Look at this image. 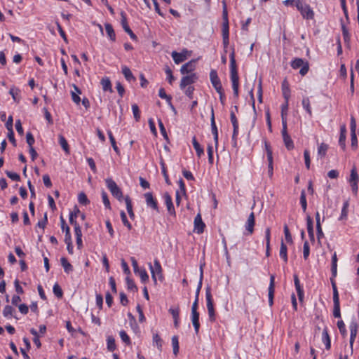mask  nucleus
<instances>
[{
  "label": "nucleus",
  "mask_w": 359,
  "mask_h": 359,
  "mask_svg": "<svg viewBox=\"0 0 359 359\" xmlns=\"http://www.w3.org/2000/svg\"><path fill=\"white\" fill-rule=\"evenodd\" d=\"M230 78L232 83V88L235 97H238L239 76L237 70L236 62L235 59L234 49H233L230 55Z\"/></svg>",
  "instance_id": "1"
},
{
  "label": "nucleus",
  "mask_w": 359,
  "mask_h": 359,
  "mask_svg": "<svg viewBox=\"0 0 359 359\" xmlns=\"http://www.w3.org/2000/svg\"><path fill=\"white\" fill-rule=\"evenodd\" d=\"M295 6L301 13L304 19L312 20L314 18V12L311 6L302 0H296Z\"/></svg>",
  "instance_id": "2"
},
{
  "label": "nucleus",
  "mask_w": 359,
  "mask_h": 359,
  "mask_svg": "<svg viewBox=\"0 0 359 359\" xmlns=\"http://www.w3.org/2000/svg\"><path fill=\"white\" fill-rule=\"evenodd\" d=\"M291 67L294 69H297L302 67L299 70V74L302 76H305L309 70V64L308 61L304 60L302 58L295 57L291 62Z\"/></svg>",
  "instance_id": "3"
},
{
  "label": "nucleus",
  "mask_w": 359,
  "mask_h": 359,
  "mask_svg": "<svg viewBox=\"0 0 359 359\" xmlns=\"http://www.w3.org/2000/svg\"><path fill=\"white\" fill-rule=\"evenodd\" d=\"M105 182L112 196L121 201L123 198V192L116 183L111 178L105 180Z\"/></svg>",
  "instance_id": "4"
},
{
  "label": "nucleus",
  "mask_w": 359,
  "mask_h": 359,
  "mask_svg": "<svg viewBox=\"0 0 359 359\" xmlns=\"http://www.w3.org/2000/svg\"><path fill=\"white\" fill-rule=\"evenodd\" d=\"M149 268L151 273L152 279L154 280V283H156L157 279H159L160 280H162L163 276H162V268L161 266L160 262L158 260L155 259L154 262V265H151L149 264Z\"/></svg>",
  "instance_id": "5"
},
{
  "label": "nucleus",
  "mask_w": 359,
  "mask_h": 359,
  "mask_svg": "<svg viewBox=\"0 0 359 359\" xmlns=\"http://www.w3.org/2000/svg\"><path fill=\"white\" fill-rule=\"evenodd\" d=\"M205 297H206V302H207V309H208L210 320L211 321H214L215 319V309H214V306H213L212 297V294H211V289L210 287H208L206 288Z\"/></svg>",
  "instance_id": "6"
},
{
  "label": "nucleus",
  "mask_w": 359,
  "mask_h": 359,
  "mask_svg": "<svg viewBox=\"0 0 359 359\" xmlns=\"http://www.w3.org/2000/svg\"><path fill=\"white\" fill-rule=\"evenodd\" d=\"M198 80L196 73L186 74L181 78V88L191 86Z\"/></svg>",
  "instance_id": "7"
},
{
  "label": "nucleus",
  "mask_w": 359,
  "mask_h": 359,
  "mask_svg": "<svg viewBox=\"0 0 359 359\" xmlns=\"http://www.w3.org/2000/svg\"><path fill=\"white\" fill-rule=\"evenodd\" d=\"M198 59H193L190 61L183 64L181 66V74L185 75L186 74L194 73L196 67V62Z\"/></svg>",
  "instance_id": "8"
},
{
  "label": "nucleus",
  "mask_w": 359,
  "mask_h": 359,
  "mask_svg": "<svg viewBox=\"0 0 359 359\" xmlns=\"http://www.w3.org/2000/svg\"><path fill=\"white\" fill-rule=\"evenodd\" d=\"M358 325L357 323L355 320H352L349 325L350 329V348H351V353H353V343L355 339L357 332H358Z\"/></svg>",
  "instance_id": "9"
},
{
  "label": "nucleus",
  "mask_w": 359,
  "mask_h": 359,
  "mask_svg": "<svg viewBox=\"0 0 359 359\" xmlns=\"http://www.w3.org/2000/svg\"><path fill=\"white\" fill-rule=\"evenodd\" d=\"M121 23L123 29H124V31L126 33H128L130 35V38L133 40H136L137 36L133 33V32L131 30V29L128 26L126 13L122 11L121 13Z\"/></svg>",
  "instance_id": "10"
},
{
  "label": "nucleus",
  "mask_w": 359,
  "mask_h": 359,
  "mask_svg": "<svg viewBox=\"0 0 359 359\" xmlns=\"http://www.w3.org/2000/svg\"><path fill=\"white\" fill-rule=\"evenodd\" d=\"M269 304L270 306H272L273 304V297L275 292V276L271 274L270 276V283L269 286Z\"/></svg>",
  "instance_id": "11"
},
{
  "label": "nucleus",
  "mask_w": 359,
  "mask_h": 359,
  "mask_svg": "<svg viewBox=\"0 0 359 359\" xmlns=\"http://www.w3.org/2000/svg\"><path fill=\"white\" fill-rule=\"evenodd\" d=\"M163 199H164V201H165V205L167 207V210L168 211V213L170 215L175 216L176 213H175V208H174V205H173V203H172V198H171L170 195L168 192H165L163 194Z\"/></svg>",
  "instance_id": "12"
},
{
  "label": "nucleus",
  "mask_w": 359,
  "mask_h": 359,
  "mask_svg": "<svg viewBox=\"0 0 359 359\" xmlns=\"http://www.w3.org/2000/svg\"><path fill=\"white\" fill-rule=\"evenodd\" d=\"M144 198L146 200L147 205L158 212L157 201L154 198L152 194L150 192L146 193L144 194Z\"/></svg>",
  "instance_id": "13"
},
{
  "label": "nucleus",
  "mask_w": 359,
  "mask_h": 359,
  "mask_svg": "<svg viewBox=\"0 0 359 359\" xmlns=\"http://www.w3.org/2000/svg\"><path fill=\"white\" fill-rule=\"evenodd\" d=\"M294 286L296 288V291L297 293L299 300L300 302H302L304 300V293L303 287L300 285V282H299L298 276L297 274L294 275Z\"/></svg>",
  "instance_id": "14"
},
{
  "label": "nucleus",
  "mask_w": 359,
  "mask_h": 359,
  "mask_svg": "<svg viewBox=\"0 0 359 359\" xmlns=\"http://www.w3.org/2000/svg\"><path fill=\"white\" fill-rule=\"evenodd\" d=\"M210 122H211L212 133V135L214 136V140H215V144H216V147H217V144H218V130H217V126H216V123H215V114H214L213 108H212V110H211Z\"/></svg>",
  "instance_id": "15"
},
{
  "label": "nucleus",
  "mask_w": 359,
  "mask_h": 359,
  "mask_svg": "<svg viewBox=\"0 0 359 359\" xmlns=\"http://www.w3.org/2000/svg\"><path fill=\"white\" fill-rule=\"evenodd\" d=\"M255 224V214L254 212H251L248 218V220L245 223V227L248 231V234L251 235L254 232V226Z\"/></svg>",
  "instance_id": "16"
},
{
  "label": "nucleus",
  "mask_w": 359,
  "mask_h": 359,
  "mask_svg": "<svg viewBox=\"0 0 359 359\" xmlns=\"http://www.w3.org/2000/svg\"><path fill=\"white\" fill-rule=\"evenodd\" d=\"M205 225L203 223L200 214H198L194 219V229L198 233H201L204 231Z\"/></svg>",
  "instance_id": "17"
},
{
  "label": "nucleus",
  "mask_w": 359,
  "mask_h": 359,
  "mask_svg": "<svg viewBox=\"0 0 359 359\" xmlns=\"http://www.w3.org/2000/svg\"><path fill=\"white\" fill-rule=\"evenodd\" d=\"M306 226L309 238L311 241H314L313 219L309 215L306 216Z\"/></svg>",
  "instance_id": "18"
},
{
  "label": "nucleus",
  "mask_w": 359,
  "mask_h": 359,
  "mask_svg": "<svg viewBox=\"0 0 359 359\" xmlns=\"http://www.w3.org/2000/svg\"><path fill=\"white\" fill-rule=\"evenodd\" d=\"M191 321L194 327L195 332L197 334L200 328L199 313L198 311L191 312Z\"/></svg>",
  "instance_id": "19"
},
{
  "label": "nucleus",
  "mask_w": 359,
  "mask_h": 359,
  "mask_svg": "<svg viewBox=\"0 0 359 359\" xmlns=\"http://www.w3.org/2000/svg\"><path fill=\"white\" fill-rule=\"evenodd\" d=\"M60 264L67 274H69L74 270L73 266L69 262L67 259L65 257L60 258Z\"/></svg>",
  "instance_id": "20"
},
{
  "label": "nucleus",
  "mask_w": 359,
  "mask_h": 359,
  "mask_svg": "<svg viewBox=\"0 0 359 359\" xmlns=\"http://www.w3.org/2000/svg\"><path fill=\"white\" fill-rule=\"evenodd\" d=\"M281 88H282L283 96L285 100L289 101V99L290 97V89L289 87V83L286 79H285L283 81Z\"/></svg>",
  "instance_id": "21"
},
{
  "label": "nucleus",
  "mask_w": 359,
  "mask_h": 359,
  "mask_svg": "<svg viewBox=\"0 0 359 359\" xmlns=\"http://www.w3.org/2000/svg\"><path fill=\"white\" fill-rule=\"evenodd\" d=\"M105 30L109 39L112 41H116V34L112 25L109 23L104 24Z\"/></svg>",
  "instance_id": "22"
},
{
  "label": "nucleus",
  "mask_w": 359,
  "mask_h": 359,
  "mask_svg": "<svg viewBox=\"0 0 359 359\" xmlns=\"http://www.w3.org/2000/svg\"><path fill=\"white\" fill-rule=\"evenodd\" d=\"M322 340L325 345L326 349L329 350L331 347V341L327 327H325L323 331Z\"/></svg>",
  "instance_id": "23"
},
{
  "label": "nucleus",
  "mask_w": 359,
  "mask_h": 359,
  "mask_svg": "<svg viewBox=\"0 0 359 359\" xmlns=\"http://www.w3.org/2000/svg\"><path fill=\"white\" fill-rule=\"evenodd\" d=\"M15 311V309H13L10 305H6L3 310V315L5 318H9L11 317H14L16 319L18 318L13 315V313Z\"/></svg>",
  "instance_id": "24"
},
{
  "label": "nucleus",
  "mask_w": 359,
  "mask_h": 359,
  "mask_svg": "<svg viewBox=\"0 0 359 359\" xmlns=\"http://www.w3.org/2000/svg\"><path fill=\"white\" fill-rule=\"evenodd\" d=\"M60 221H61V229L63 231L65 232V240L69 241V239L72 238L71 233H70V229L66 224L65 220L63 219L62 217H60Z\"/></svg>",
  "instance_id": "25"
},
{
  "label": "nucleus",
  "mask_w": 359,
  "mask_h": 359,
  "mask_svg": "<svg viewBox=\"0 0 359 359\" xmlns=\"http://www.w3.org/2000/svg\"><path fill=\"white\" fill-rule=\"evenodd\" d=\"M334 278H333V277H332L330 278V282H331L332 290H333V302L334 303H339V292H338L336 283H335V280Z\"/></svg>",
  "instance_id": "26"
},
{
  "label": "nucleus",
  "mask_w": 359,
  "mask_h": 359,
  "mask_svg": "<svg viewBox=\"0 0 359 359\" xmlns=\"http://www.w3.org/2000/svg\"><path fill=\"white\" fill-rule=\"evenodd\" d=\"M122 73L127 81H135V76H133L130 69L127 66L122 67Z\"/></svg>",
  "instance_id": "27"
},
{
  "label": "nucleus",
  "mask_w": 359,
  "mask_h": 359,
  "mask_svg": "<svg viewBox=\"0 0 359 359\" xmlns=\"http://www.w3.org/2000/svg\"><path fill=\"white\" fill-rule=\"evenodd\" d=\"M101 85L104 91L112 92L111 81L108 77H104L101 80Z\"/></svg>",
  "instance_id": "28"
},
{
  "label": "nucleus",
  "mask_w": 359,
  "mask_h": 359,
  "mask_svg": "<svg viewBox=\"0 0 359 359\" xmlns=\"http://www.w3.org/2000/svg\"><path fill=\"white\" fill-rule=\"evenodd\" d=\"M280 257L282 258L285 263L287 262V248L283 241H281L280 248Z\"/></svg>",
  "instance_id": "29"
},
{
  "label": "nucleus",
  "mask_w": 359,
  "mask_h": 359,
  "mask_svg": "<svg viewBox=\"0 0 359 359\" xmlns=\"http://www.w3.org/2000/svg\"><path fill=\"white\" fill-rule=\"evenodd\" d=\"M124 199H125L128 213L130 217L133 219L135 217V214L133 211V205H132L131 200L128 196H126Z\"/></svg>",
  "instance_id": "30"
},
{
  "label": "nucleus",
  "mask_w": 359,
  "mask_h": 359,
  "mask_svg": "<svg viewBox=\"0 0 359 359\" xmlns=\"http://www.w3.org/2000/svg\"><path fill=\"white\" fill-rule=\"evenodd\" d=\"M210 79L212 86H218V84L221 83L217 72L215 69L210 71Z\"/></svg>",
  "instance_id": "31"
},
{
  "label": "nucleus",
  "mask_w": 359,
  "mask_h": 359,
  "mask_svg": "<svg viewBox=\"0 0 359 359\" xmlns=\"http://www.w3.org/2000/svg\"><path fill=\"white\" fill-rule=\"evenodd\" d=\"M332 275L333 278L337 276V257L336 252L332 257V266H331Z\"/></svg>",
  "instance_id": "32"
},
{
  "label": "nucleus",
  "mask_w": 359,
  "mask_h": 359,
  "mask_svg": "<svg viewBox=\"0 0 359 359\" xmlns=\"http://www.w3.org/2000/svg\"><path fill=\"white\" fill-rule=\"evenodd\" d=\"M192 143H193L194 148L195 149V150L196 151L197 156L198 157H201L204 154V151H203V147H201L200 144L196 140V137H193Z\"/></svg>",
  "instance_id": "33"
},
{
  "label": "nucleus",
  "mask_w": 359,
  "mask_h": 359,
  "mask_svg": "<svg viewBox=\"0 0 359 359\" xmlns=\"http://www.w3.org/2000/svg\"><path fill=\"white\" fill-rule=\"evenodd\" d=\"M341 29H342V34H343L344 42L346 43H348L350 41V39H351V36H350L348 29L345 26L342 20H341Z\"/></svg>",
  "instance_id": "34"
},
{
  "label": "nucleus",
  "mask_w": 359,
  "mask_h": 359,
  "mask_svg": "<svg viewBox=\"0 0 359 359\" xmlns=\"http://www.w3.org/2000/svg\"><path fill=\"white\" fill-rule=\"evenodd\" d=\"M348 206V201H345L343 204L341 215L339 218V220H346L347 219Z\"/></svg>",
  "instance_id": "35"
},
{
  "label": "nucleus",
  "mask_w": 359,
  "mask_h": 359,
  "mask_svg": "<svg viewBox=\"0 0 359 359\" xmlns=\"http://www.w3.org/2000/svg\"><path fill=\"white\" fill-rule=\"evenodd\" d=\"M107 134H108V136H109V140H110V142L111 144V146L113 147V149L114 150V151L118 154L119 155L120 154V150L118 149V147H117L116 145V140H115V138L113 136V134L111 133V130H108L107 131Z\"/></svg>",
  "instance_id": "36"
},
{
  "label": "nucleus",
  "mask_w": 359,
  "mask_h": 359,
  "mask_svg": "<svg viewBox=\"0 0 359 359\" xmlns=\"http://www.w3.org/2000/svg\"><path fill=\"white\" fill-rule=\"evenodd\" d=\"M302 106L303 108L306 111V112L309 114L310 116H312V111L311 107L310 104V100L308 97H305L302 100Z\"/></svg>",
  "instance_id": "37"
},
{
  "label": "nucleus",
  "mask_w": 359,
  "mask_h": 359,
  "mask_svg": "<svg viewBox=\"0 0 359 359\" xmlns=\"http://www.w3.org/2000/svg\"><path fill=\"white\" fill-rule=\"evenodd\" d=\"M300 204L302 208L303 212L305 213L306 212V208H307V202H306V192H305V190H304V189L301 191Z\"/></svg>",
  "instance_id": "38"
},
{
  "label": "nucleus",
  "mask_w": 359,
  "mask_h": 359,
  "mask_svg": "<svg viewBox=\"0 0 359 359\" xmlns=\"http://www.w3.org/2000/svg\"><path fill=\"white\" fill-rule=\"evenodd\" d=\"M107 349L109 351H114L116 346L115 344V339L112 336H108L107 339Z\"/></svg>",
  "instance_id": "39"
},
{
  "label": "nucleus",
  "mask_w": 359,
  "mask_h": 359,
  "mask_svg": "<svg viewBox=\"0 0 359 359\" xmlns=\"http://www.w3.org/2000/svg\"><path fill=\"white\" fill-rule=\"evenodd\" d=\"M327 149L328 145L325 143H321L318 147V154L322 157H324L326 155Z\"/></svg>",
  "instance_id": "40"
},
{
  "label": "nucleus",
  "mask_w": 359,
  "mask_h": 359,
  "mask_svg": "<svg viewBox=\"0 0 359 359\" xmlns=\"http://www.w3.org/2000/svg\"><path fill=\"white\" fill-rule=\"evenodd\" d=\"M59 143L62 148L65 151V152L69 153V145L67 141L65 138V137L62 135H59Z\"/></svg>",
  "instance_id": "41"
},
{
  "label": "nucleus",
  "mask_w": 359,
  "mask_h": 359,
  "mask_svg": "<svg viewBox=\"0 0 359 359\" xmlns=\"http://www.w3.org/2000/svg\"><path fill=\"white\" fill-rule=\"evenodd\" d=\"M126 284L128 290L133 291V292H137V287L136 286L134 281L130 279L129 277H126Z\"/></svg>",
  "instance_id": "42"
},
{
  "label": "nucleus",
  "mask_w": 359,
  "mask_h": 359,
  "mask_svg": "<svg viewBox=\"0 0 359 359\" xmlns=\"http://www.w3.org/2000/svg\"><path fill=\"white\" fill-rule=\"evenodd\" d=\"M172 344L173 347V353L175 355H177V353L179 351V341H178V337L177 335H175L172 338Z\"/></svg>",
  "instance_id": "43"
},
{
  "label": "nucleus",
  "mask_w": 359,
  "mask_h": 359,
  "mask_svg": "<svg viewBox=\"0 0 359 359\" xmlns=\"http://www.w3.org/2000/svg\"><path fill=\"white\" fill-rule=\"evenodd\" d=\"M169 312L172 314V318L174 319V324L175 327H177L178 325V315H179V309L178 308H170L169 309Z\"/></svg>",
  "instance_id": "44"
},
{
  "label": "nucleus",
  "mask_w": 359,
  "mask_h": 359,
  "mask_svg": "<svg viewBox=\"0 0 359 359\" xmlns=\"http://www.w3.org/2000/svg\"><path fill=\"white\" fill-rule=\"evenodd\" d=\"M78 201L80 204L85 205L90 203V201L88 199L87 196L83 192H81L79 194Z\"/></svg>",
  "instance_id": "45"
},
{
  "label": "nucleus",
  "mask_w": 359,
  "mask_h": 359,
  "mask_svg": "<svg viewBox=\"0 0 359 359\" xmlns=\"http://www.w3.org/2000/svg\"><path fill=\"white\" fill-rule=\"evenodd\" d=\"M132 111L135 121H139L140 119V111L137 104H133L132 105Z\"/></svg>",
  "instance_id": "46"
},
{
  "label": "nucleus",
  "mask_w": 359,
  "mask_h": 359,
  "mask_svg": "<svg viewBox=\"0 0 359 359\" xmlns=\"http://www.w3.org/2000/svg\"><path fill=\"white\" fill-rule=\"evenodd\" d=\"M153 343L156 345L158 350H161L162 348V339L160 336L156 333L153 336Z\"/></svg>",
  "instance_id": "47"
},
{
  "label": "nucleus",
  "mask_w": 359,
  "mask_h": 359,
  "mask_svg": "<svg viewBox=\"0 0 359 359\" xmlns=\"http://www.w3.org/2000/svg\"><path fill=\"white\" fill-rule=\"evenodd\" d=\"M120 215H121V221H122L123 225L126 226L129 230H130L132 229V225L128 222V220L127 219L126 214L125 213V212L122 210L121 212Z\"/></svg>",
  "instance_id": "48"
},
{
  "label": "nucleus",
  "mask_w": 359,
  "mask_h": 359,
  "mask_svg": "<svg viewBox=\"0 0 359 359\" xmlns=\"http://www.w3.org/2000/svg\"><path fill=\"white\" fill-rule=\"evenodd\" d=\"M53 291L54 294L57 298H62V297L63 292H62L61 287H60V285L57 283H55L53 285Z\"/></svg>",
  "instance_id": "49"
},
{
  "label": "nucleus",
  "mask_w": 359,
  "mask_h": 359,
  "mask_svg": "<svg viewBox=\"0 0 359 359\" xmlns=\"http://www.w3.org/2000/svg\"><path fill=\"white\" fill-rule=\"evenodd\" d=\"M192 55V50H189L186 48L181 50V62L186 60L188 57Z\"/></svg>",
  "instance_id": "50"
},
{
  "label": "nucleus",
  "mask_w": 359,
  "mask_h": 359,
  "mask_svg": "<svg viewBox=\"0 0 359 359\" xmlns=\"http://www.w3.org/2000/svg\"><path fill=\"white\" fill-rule=\"evenodd\" d=\"M283 139L285 145L288 150H292L294 148V143L290 136L285 137Z\"/></svg>",
  "instance_id": "51"
},
{
  "label": "nucleus",
  "mask_w": 359,
  "mask_h": 359,
  "mask_svg": "<svg viewBox=\"0 0 359 359\" xmlns=\"http://www.w3.org/2000/svg\"><path fill=\"white\" fill-rule=\"evenodd\" d=\"M102 201H103V203H104L105 208L110 210L111 209L110 202H109L107 194L104 191H102Z\"/></svg>",
  "instance_id": "52"
},
{
  "label": "nucleus",
  "mask_w": 359,
  "mask_h": 359,
  "mask_svg": "<svg viewBox=\"0 0 359 359\" xmlns=\"http://www.w3.org/2000/svg\"><path fill=\"white\" fill-rule=\"evenodd\" d=\"M337 327L339 330L341 334L343 335L344 337H345L347 334V331L346 330L345 324H344V321L342 320H339L337 322Z\"/></svg>",
  "instance_id": "53"
},
{
  "label": "nucleus",
  "mask_w": 359,
  "mask_h": 359,
  "mask_svg": "<svg viewBox=\"0 0 359 359\" xmlns=\"http://www.w3.org/2000/svg\"><path fill=\"white\" fill-rule=\"evenodd\" d=\"M165 74L167 75L166 79L168 80L169 83L171 84L172 81L175 80V77L172 75V72L171 69L168 66H166L165 68Z\"/></svg>",
  "instance_id": "54"
},
{
  "label": "nucleus",
  "mask_w": 359,
  "mask_h": 359,
  "mask_svg": "<svg viewBox=\"0 0 359 359\" xmlns=\"http://www.w3.org/2000/svg\"><path fill=\"white\" fill-rule=\"evenodd\" d=\"M6 174L8 177H9L10 179H11L13 181L18 182V181L20 180V175L18 173H16V172H11V171L6 170Z\"/></svg>",
  "instance_id": "55"
},
{
  "label": "nucleus",
  "mask_w": 359,
  "mask_h": 359,
  "mask_svg": "<svg viewBox=\"0 0 359 359\" xmlns=\"http://www.w3.org/2000/svg\"><path fill=\"white\" fill-rule=\"evenodd\" d=\"M20 90L18 88H11L9 91V93L11 95L14 101L19 102L20 98L18 97V95L20 94Z\"/></svg>",
  "instance_id": "56"
},
{
  "label": "nucleus",
  "mask_w": 359,
  "mask_h": 359,
  "mask_svg": "<svg viewBox=\"0 0 359 359\" xmlns=\"http://www.w3.org/2000/svg\"><path fill=\"white\" fill-rule=\"evenodd\" d=\"M358 182V175L356 168L354 167L351 170L349 182Z\"/></svg>",
  "instance_id": "57"
},
{
  "label": "nucleus",
  "mask_w": 359,
  "mask_h": 359,
  "mask_svg": "<svg viewBox=\"0 0 359 359\" xmlns=\"http://www.w3.org/2000/svg\"><path fill=\"white\" fill-rule=\"evenodd\" d=\"M310 254V247L308 241H305L303 246V256L304 259H307Z\"/></svg>",
  "instance_id": "58"
},
{
  "label": "nucleus",
  "mask_w": 359,
  "mask_h": 359,
  "mask_svg": "<svg viewBox=\"0 0 359 359\" xmlns=\"http://www.w3.org/2000/svg\"><path fill=\"white\" fill-rule=\"evenodd\" d=\"M333 316L334 318H341L340 302L334 303Z\"/></svg>",
  "instance_id": "59"
},
{
  "label": "nucleus",
  "mask_w": 359,
  "mask_h": 359,
  "mask_svg": "<svg viewBox=\"0 0 359 359\" xmlns=\"http://www.w3.org/2000/svg\"><path fill=\"white\" fill-rule=\"evenodd\" d=\"M119 334H120V337H121V340L124 343H126V344H130V343H131L130 339L124 330L120 331Z\"/></svg>",
  "instance_id": "60"
},
{
  "label": "nucleus",
  "mask_w": 359,
  "mask_h": 359,
  "mask_svg": "<svg viewBox=\"0 0 359 359\" xmlns=\"http://www.w3.org/2000/svg\"><path fill=\"white\" fill-rule=\"evenodd\" d=\"M26 142L29 146V148H30L31 147H33V144L35 142L34 137L30 132H28L26 134Z\"/></svg>",
  "instance_id": "61"
},
{
  "label": "nucleus",
  "mask_w": 359,
  "mask_h": 359,
  "mask_svg": "<svg viewBox=\"0 0 359 359\" xmlns=\"http://www.w3.org/2000/svg\"><path fill=\"white\" fill-rule=\"evenodd\" d=\"M284 234H285L286 241L287 243H292V236H291V233L290 232L287 225L284 226Z\"/></svg>",
  "instance_id": "62"
},
{
  "label": "nucleus",
  "mask_w": 359,
  "mask_h": 359,
  "mask_svg": "<svg viewBox=\"0 0 359 359\" xmlns=\"http://www.w3.org/2000/svg\"><path fill=\"white\" fill-rule=\"evenodd\" d=\"M223 37H229V22H226L222 23V38Z\"/></svg>",
  "instance_id": "63"
},
{
  "label": "nucleus",
  "mask_w": 359,
  "mask_h": 359,
  "mask_svg": "<svg viewBox=\"0 0 359 359\" xmlns=\"http://www.w3.org/2000/svg\"><path fill=\"white\" fill-rule=\"evenodd\" d=\"M137 273L139 274L142 282L145 283L149 280V276L145 269L140 270L139 271H137Z\"/></svg>",
  "instance_id": "64"
}]
</instances>
